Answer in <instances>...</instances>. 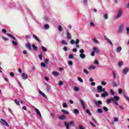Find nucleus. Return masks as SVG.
<instances>
[{
	"label": "nucleus",
	"instance_id": "f257e3e1",
	"mask_svg": "<svg viewBox=\"0 0 129 129\" xmlns=\"http://www.w3.org/2000/svg\"><path fill=\"white\" fill-rule=\"evenodd\" d=\"M119 100V97L118 96H114L113 97H111L110 99H107L106 100V103L107 104H109L111 101H113V102H114V104H116V105H118V101Z\"/></svg>",
	"mask_w": 129,
	"mask_h": 129
},
{
	"label": "nucleus",
	"instance_id": "f03ea898",
	"mask_svg": "<svg viewBox=\"0 0 129 129\" xmlns=\"http://www.w3.org/2000/svg\"><path fill=\"white\" fill-rule=\"evenodd\" d=\"M64 124L67 129H70V126H74L75 125V123L74 121H71V122L67 123L66 121L64 122Z\"/></svg>",
	"mask_w": 129,
	"mask_h": 129
},
{
	"label": "nucleus",
	"instance_id": "7ed1b4c3",
	"mask_svg": "<svg viewBox=\"0 0 129 129\" xmlns=\"http://www.w3.org/2000/svg\"><path fill=\"white\" fill-rule=\"evenodd\" d=\"M122 15V9H119L118 11V14L115 17V20H117L118 19H119V18L121 17Z\"/></svg>",
	"mask_w": 129,
	"mask_h": 129
},
{
	"label": "nucleus",
	"instance_id": "20e7f679",
	"mask_svg": "<svg viewBox=\"0 0 129 129\" xmlns=\"http://www.w3.org/2000/svg\"><path fill=\"white\" fill-rule=\"evenodd\" d=\"M94 102L97 107H99L100 105H102V102L100 100H98V101L95 100L94 101Z\"/></svg>",
	"mask_w": 129,
	"mask_h": 129
},
{
	"label": "nucleus",
	"instance_id": "39448f33",
	"mask_svg": "<svg viewBox=\"0 0 129 129\" xmlns=\"http://www.w3.org/2000/svg\"><path fill=\"white\" fill-rule=\"evenodd\" d=\"M123 27H124L123 24H120L119 26L118 33H122V31H123Z\"/></svg>",
	"mask_w": 129,
	"mask_h": 129
},
{
	"label": "nucleus",
	"instance_id": "423d86ee",
	"mask_svg": "<svg viewBox=\"0 0 129 129\" xmlns=\"http://www.w3.org/2000/svg\"><path fill=\"white\" fill-rule=\"evenodd\" d=\"M1 122L2 124H3V125H5L6 126L9 127V124L8 123V122L6 121L5 119H1Z\"/></svg>",
	"mask_w": 129,
	"mask_h": 129
},
{
	"label": "nucleus",
	"instance_id": "0eeeda50",
	"mask_svg": "<svg viewBox=\"0 0 129 129\" xmlns=\"http://www.w3.org/2000/svg\"><path fill=\"white\" fill-rule=\"evenodd\" d=\"M104 38L105 40H106V42L108 43L111 46H112L113 44H112V42L109 39H108V37H107L106 35L104 36Z\"/></svg>",
	"mask_w": 129,
	"mask_h": 129
},
{
	"label": "nucleus",
	"instance_id": "6e6552de",
	"mask_svg": "<svg viewBox=\"0 0 129 129\" xmlns=\"http://www.w3.org/2000/svg\"><path fill=\"white\" fill-rule=\"evenodd\" d=\"M33 38L38 42V43H41V40H40V38L38 37L36 35H33Z\"/></svg>",
	"mask_w": 129,
	"mask_h": 129
},
{
	"label": "nucleus",
	"instance_id": "1a4fd4ad",
	"mask_svg": "<svg viewBox=\"0 0 129 129\" xmlns=\"http://www.w3.org/2000/svg\"><path fill=\"white\" fill-rule=\"evenodd\" d=\"M34 110L37 115H38V116H40V117H42V115L41 114V112H40L39 109H37V108H35Z\"/></svg>",
	"mask_w": 129,
	"mask_h": 129
},
{
	"label": "nucleus",
	"instance_id": "9d476101",
	"mask_svg": "<svg viewBox=\"0 0 129 129\" xmlns=\"http://www.w3.org/2000/svg\"><path fill=\"white\" fill-rule=\"evenodd\" d=\"M67 39H68V40H70L71 39V34L69 33V31L68 30H67Z\"/></svg>",
	"mask_w": 129,
	"mask_h": 129
},
{
	"label": "nucleus",
	"instance_id": "9b49d317",
	"mask_svg": "<svg viewBox=\"0 0 129 129\" xmlns=\"http://www.w3.org/2000/svg\"><path fill=\"white\" fill-rule=\"evenodd\" d=\"M80 102H81V104L83 107V108H84V109H85V108H86V106H85V104L84 103V101L82 100H80Z\"/></svg>",
	"mask_w": 129,
	"mask_h": 129
},
{
	"label": "nucleus",
	"instance_id": "f8f14e48",
	"mask_svg": "<svg viewBox=\"0 0 129 129\" xmlns=\"http://www.w3.org/2000/svg\"><path fill=\"white\" fill-rule=\"evenodd\" d=\"M26 47H27L29 50H32V46L31 45V44H30L29 43H26Z\"/></svg>",
	"mask_w": 129,
	"mask_h": 129
},
{
	"label": "nucleus",
	"instance_id": "ddd939ff",
	"mask_svg": "<svg viewBox=\"0 0 129 129\" xmlns=\"http://www.w3.org/2000/svg\"><path fill=\"white\" fill-rule=\"evenodd\" d=\"M129 69L128 68H126L124 70H123V73L124 74V75H126V74L128 72Z\"/></svg>",
	"mask_w": 129,
	"mask_h": 129
},
{
	"label": "nucleus",
	"instance_id": "4468645a",
	"mask_svg": "<svg viewBox=\"0 0 129 129\" xmlns=\"http://www.w3.org/2000/svg\"><path fill=\"white\" fill-rule=\"evenodd\" d=\"M101 96L102 97H106V96H108V93L104 92L103 93L101 94Z\"/></svg>",
	"mask_w": 129,
	"mask_h": 129
},
{
	"label": "nucleus",
	"instance_id": "2eb2a0df",
	"mask_svg": "<svg viewBox=\"0 0 129 129\" xmlns=\"http://www.w3.org/2000/svg\"><path fill=\"white\" fill-rule=\"evenodd\" d=\"M7 35L8 37L12 38V39H13V40H14L15 41H16V40H17V39H16L15 37H14V36H13L12 34H11L10 33H7Z\"/></svg>",
	"mask_w": 129,
	"mask_h": 129
},
{
	"label": "nucleus",
	"instance_id": "dca6fc26",
	"mask_svg": "<svg viewBox=\"0 0 129 129\" xmlns=\"http://www.w3.org/2000/svg\"><path fill=\"white\" fill-rule=\"evenodd\" d=\"M22 78L23 79H27L28 75H26L25 73H22Z\"/></svg>",
	"mask_w": 129,
	"mask_h": 129
},
{
	"label": "nucleus",
	"instance_id": "f3484780",
	"mask_svg": "<svg viewBox=\"0 0 129 129\" xmlns=\"http://www.w3.org/2000/svg\"><path fill=\"white\" fill-rule=\"evenodd\" d=\"M97 91L98 92H102V87L98 86L97 87Z\"/></svg>",
	"mask_w": 129,
	"mask_h": 129
},
{
	"label": "nucleus",
	"instance_id": "a211bd4d",
	"mask_svg": "<svg viewBox=\"0 0 129 129\" xmlns=\"http://www.w3.org/2000/svg\"><path fill=\"white\" fill-rule=\"evenodd\" d=\"M58 118L59 119H61L62 120H63L64 119H66V117L64 115H60L58 117Z\"/></svg>",
	"mask_w": 129,
	"mask_h": 129
},
{
	"label": "nucleus",
	"instance_id": "6ab92c4d",
	"mask_svg": "<svg viewBox=\"0 0 129 129\" xmlns=\"http://www.w3.org/2000/svg\"><path fill=\"white\" fill-rule=\"evenodd\" d=\"M93 51L95 53H99V49H98L96 47H94L93 48Z\"/></svg>",
	"mask_w": 129,
	"mask_h": 129
},
{
	"label": "nucleus",
	"instance_id": "aec40b11",
	"mask_svg": "<svg viewBox=\"0 0 129 129\" xmlns=\"http://www.w3.org/2000/svg\"><path fill=\"white\" fill-rule=\"evenodd\" d=\"M121 47H117V48L116 49V52H117V53H119V52L121 51Z\"/></svg>",
	"mask_w": 129,
	"mask_h": 129
},
{
	"label": "nucleus",
	"instance_id": "412c9836",
	"mask_svg": "<svg viewBox=\"0 0 129 129\" xmlns=\"http://www.w3.org/2000/svg\"><path fill=\"white\" fill-rule=\"evenodd\" d=\"M32 48L33 49V50H34V51H37V50H38V47L37 46H36V45L35 44H32Z\"/></svg>",
	"mask_w": 129,
	"mask_h": 129
},
{
	"label": "nucleus",
	"instance_id": "4be33fe9",
	"mask_svg": "<svg viewBox=\"0 0 129 129\" xmlns=\"http://www.w3.org/2000/svg\"><path fill=\"white\" fill-rule=\"evenodd\" d=\"M61 111L62 112H63V113H64V114H69V112L66 111V110H63V109H62L61 110Z\"/></svg>",
	"mask_w": 129,
	"mask_h": 129
},
{
	"label": "nucleus",
	"instance_id": "5701e85b",
	"mask_svg": "<svg viewBox=\"0 0 129 129\" xmlns=\"http://www.w3.org/2000/svg\"><path fill=\"white\" fill-rule=\"evenodd\" d=\"M111 86L113 87H116V86H117V85H116V83H115V82H112L111 83Z\"/></svg>",
	"mask_w": 129,
	"mask_h": 129
},
{
	"label": "nucleus",
	"instance_id": "b1692460",
	"mask_svg": "<svg viewBox=\"0 0 129 129\" xmlns=\"http://www.w3.org/2000/svg\"><path fill=\"white\" fill-rule=\"evenodd\" d=\"M80 58H82V59H85L86 56L84 53L80 54Z\"/></svg>",
	"mask_w": 129,
	"mask_h": 129
},
{
	"label": "nucleus",
	"instance_id": "393cba45",
	"mask_svg": "<svg viewBox=\"0 0 129 129\" xmlns=\"http://www.w3.org/2000/svg\"><path fill=\"white\" fill-rule=\"evenodd\" d=\"M74 113L75 114H78V113H79V111L78 110V109H75L74 110Z\"/></svg>",
	"mask_w": 129,
	"mask_h": 129
},
{
	"label": "nucleus",
	"instance_id": "a878e982",
	"mask_svg": "<svg viewBox=\"0 0 129 129\" xmlns=\"http://www.w3.org/2000/svg\"><path fill=\"white\" fill-rule=\"evenodd\" d=\"M94 43H95V44H99V41H98L97 40H96V38H94L93 39Z\"/></svg>",
	"mask_w": 129,
	"mask_h": 129
},
{
	"label": "nucleus",
	"instance_id": "bb28decb",
	"mask_svg": "<svg viewBox=\"0 0 129 129\" xmlns=\"http://www.w3.org/2000/svg\"><path fill=\"white\" fill-rule=\"evenodd\" d=\"M14 102L17 105H19L20 106V101L17 99L14 100Z\"/></svg>",
	"mask_w": 129,
	"mask_h": 129
},
{
	"label": "nucleus",
	"instance_id": "cd10ccee",
	"mask_svg": "<svg viewBox=\"0 0 129 129\" xmlns=\"http://www.w3.org/2000/svg\"><path fill=\"white\" fill-rule=\"evenodd\" d=\"M97 112H98V113H102L103 111L102 109L98 108L97 110Z\"/></svg>",
	"mask_w": 129,
	"mask_h": 129
},
{
	"label": "nucleus",
	"instance_id": "c85d7f7f",
	"mask_svg": "<svg viewBox=\"0 0 129 129\" xmlns=\"http://www.w3.org/2000/svg\"><path fill=\"white\" fill-rule=\"evenodd\" d=\"M52 74L54 75V76H58L59 75V73L56 72H53Z\"/></svg>",
	"mask_w": 129,
	"mask_h": 129
},
{
	"label": "nucleus",
	"instance_id": "c756f323",
	"mask_svg": "<svg viewBox=\"0 0 129 129\" xmlns=\"http://www.w3.org/2000/svg\"><path fill=\"white\" fill-rule=\"evenodd\" d=\"M95 68H96L95 66L93 65H91L90 67H89V69H92L93 70H94Z\"/></svg>",
	"mask_w": 129,
	"mask_h": 129
},
{
	"label": "nucleus",
	"instance_id": "7c9ffc66",
	"mask_svg": "<svg viewBox=\"0 0 129 129\" xmlns=\"http://www.w3.org/2000/svg\"><path fill=\"white\" fill-rule=\"evenodd\" d=\"M58 31H59V32H62V31H63V28H62V26H58Z\"/></svg>",
	"mask_w": 129,
	"mask_h": 129
},
{
	"label": "nucleus",
	"instance_id": "2f4dec72",
	"mask_svg": "<svg viewBox=\"0 0 129 129\" xmlns=\"http://www.w3.org/2000/svg\"><path fill=\"white\" fill-rule=\"evenodd\" d=\"M41 49H42V51H43V52H47V48H46V47H45L44 46H42Z\"/></svg>",
	"mask_w": 129,
	"mask_h": 129
},
{
	"label": "nucleus",
	"instance_id": "473e14b6",
	"mask_svg": "<svg viewBox=\"0 0 129 129\" xmlns=\"http://www.w3.org/2000/svg\"><path fill=\"white\" fill-rule=\"evenodd\" d=\"M94 64H95V65L98 66L99 65V62H98V60L97 59H96L94 62Z\"/></svg>",
	"mask_w": 129,
	"mask_h": 129
},
{
	"label": "nucleus",
	"instance_id": "72a5a7b5",
	"mask_svg": "<svg viewBox=\"0 0 129 129\" xmlns=\"http://www.w3.org/2000/svg\"><path fill=\"white\" fill-rule=\"evenodd\" d=\"M12 44H13V46H17L18 45V43L15 41H12Z\"/></svg>",
	"mask_w": 129,
	"mask_h": 129
},
{
	"label": "nucleus",
	"instance_id": "f704fd0d",
	"mask_svg": "<svg viewBox=\"0 0 129 129\" xmlns=\"http://www.w3.org/2000/svg\"><path fill=\"white\" fill-rule=\"evenodd\" d=\"M103 109L104 111H106V112L108 111V108L107 107H105V106H104L103 107Z\"/></svg>",
	"mask_w": 129,
	"mask_h": 129
},
{
	"label": "nucleus",
	"instance_id": "c9c22d12",
	"mask_svg": "<svg viewBox=\"0 0 129 129\" xmlns=\"http://www.w3.org/2000/svg\"><path fill=\"white\" fill-rule=\"evenodd\" d=\"M104 19H105V20H107V19H108V16L107 14L104 15Z\"/></svg>",
	"mask_w": 129,
	"mask_h": 129
},
{
	"label": "nucleus",
	"instance_id": "e433bc0d",
	"mask_svg": "<svg viewBox=\"0 0 129 129\" xmlns=\"http://www.w3.org/2000/svg\"><path fill=\"white\" fill-rule=\"evenodd\" d=\"M80 42V40H79V39H77L75 43L76 45H78V44H79Z\"/></svg>",
	"mask_w": 129,
	"mask_h": 129
},
{
	"label": "nucleus",
	"instance_id": "4c0bfd02",
	"mask_svg": "<svg viewBox=\"0 0 129 129\" xmlns=\"http://www.w3.org/2000/svg\"><path fill=\"white\" fill-rule=\"evenodd\" d=\"M44 29H45V30H48V29H49V25L45 24L44 25Z\"/></svg>",
	"mask_w": 129,
	"mask_h": 129
},
{
	"label": "nucleus",
	"instance_id": "58836bf2",
	"mask_svg": "<svg viewBox=\"0 0 129 129\" xmlns=\"http://www.w3.org/2000/svg\"><path fill=\"white\" fill-rule=\"evenodd\" d=\"M74 90H75V91L78 92V91H79V88H78L77 87H75Z\"/></svg>",
	"mask_w": 129,
	"mask_h": 129
},
{
	"label": "nucleus",
	"instance_id": "ea45409f",
	"mask_svg": "<svg viewBox=\"0 0 129 129\" xmlns=\"http://www.w3.org/2000/svg\"><path fill=\"white\" fill-rule=\"evenodd\" d=\"M62 44H63V45H68L67 42H66V41H65V40H62L61 41Z\"/></svg>",
	"mask_w": 129,
	"mask_h": 129
},
{
	"label": "nucleus",
	"instance_id": "a19ab883",
	"mask_svg": "<svg viewBox=\"0 0 129 129\" xmlns=\"http://www.w3.org/2000/svg\"><path fill=\"white\" fill-rule=\"evenodd\" d=\"M112 75H113L114 79H115V78H116V75L115 74V73L114 72H112Z\"/></svg>",
	"mask_w": 129,
	"mask_h": 129
},
{
	"label": "nucleus",
	"instance_id": "79ce46f5",
	"mask_svg": "<svg viewBox=\"0 0 129 129\" xmlns=\"http://www.w3.org/2000/svg\"><path fill=\"white\" fill-rule=\"evenodd\" d=\"M123 64V62H122V61H119L118 62V66H119V67H121V66H122Z\"/></svg>",
	"mask_w": 129,
	"mask_h": 129
},
{
	"label": "nucleus",
	"instance_id": "37998d69",
	"mask_svg": "<svg viewBox=\"0 0 129 129\" xmlns=\"http://www.w3.org/2000/svg\"><path fill=\"white\" fill-rule=\"evenodd\" d=\"M70 43H71V45H74V44H75V40H71Z\"/></svg>",
	"mask_w": 129,
	"mask_h": 129
},
{
	"label": "nucleus",
	"instance_id": "c03bdc74",
	"mask_svg": "<svg viewBox=\"0 0 129 129\" xmlns=\"http://www.w3.org/2000/svg\"><path fill=\"white\" fill-rule=\"evenodd\" d=\"M126 30L127 35H128L129 34V27H128L126 28Z\"/></svg>",
	"mask_w": 129,
	"mask_h": 129
},
{
	"label": "nucleus",
	"instance_id": "a18cd8bd",
	"mask_svg": "<svg viewBox=\"0 0 129 129\" xmlns=\"http://www.w3.org/2000/svg\"><path fill=\"white\" fill-rule=\"evenodd\" d=\"M86 111L87 113H88V114L91 115V112H90V111L89 110H86Z\"/></svg>",
	"mask_w": 129,
	"mask_h": 129
},
{
	"label": "nucleus",
	"instance_id": "49530a36",
	"mask_svg": "<svg viewBox=\"0 0 129 129\" xmlns=\"http://www.w3.org/2000/svg\"><path fill=\"white\" fill-rule=\"evenodd\" d=\"M114 121L115 122H117V121H118V118H117V117H114Z\"/></svg>",
	"mask_w": 129,
	"mask_h": 129
},
{
	"label": "nucleus",
	"instance_id": "de8ad7c7",
	"mask_svg": "<svg viewBox=\"0 0 129 129\" xmlns=\"http://www.w3.org/2000/svg\"><path fill=\"white\" fill-rule=\"evenodd\" d=\"M78 80L81 82V83H83V80L82 79H81L80 77L78 78Z\"/></svg>",
	"mask_w": 129,
	"mask_h": 129
},
{
	"label": "nucleus",
	"instance_id": "09e8293b",
	"mask_svg": "<svg viewBox=\"0 0 129 129\" xmlns=\"http://www.w3.org/2000/svg\"><path fill=\"white\" fill-rule=\"evenodd\" d=\"M90 124L92 126H93L94 127H95L96 126V125H95V124L94 123H93V122H90Z\"/></svg>",
	"mask_w": 129,
	"mask_h": 129
},
{
	"label": "nucleus",
	"instance_id": "8fccbe9b",
	"mask_svg": "<svg viewBox=\"0 0 129 129\" xmlns=\"http://www.w3.org/2000/svg\"><path fill=\"white\" fill-rule=\"evenodd\" d=\"M84 5L85 6L87 5V0H83Z\"/></svg>",
	"mask_w": 129,
	"mask_h": 129
},
{
	"label": "nucleus",
	"instance_id": "3c124183",
	"mask_svg": "<svg viewBox=\"0 0 129 129\" xmlns=\"http://www.w3.org/2000/svg\"><path fill=\"white\" fill-rule=\"evenodd\" d=\"M44 62L45 63V64H48V62H49V59H44Z\"/></svg>",
	"mask_w": 129,
	"mask_h": 129
},
{
	"label": "nucleus",
	"instance_id": "603ef678",
	"mask_svg": "<svg viewBox=\"0 0 129 129\" xmlns=\"http://www.w3.org/2000/svg\"><path fill=\"white\" fill-rule=\"evenodd\" d=\"M69 65L70 66H72L73 65V62H72V61H69Z\"/></svg>",
	"mask_w": 129,
	"mask_h": 129
},
{
	"label": "nucleus",
	"instance_id": "864d4df0",
	"mask_svg": "<svg viewBox=\"0 0 129 129\" xmlns=\"http://www.w3.org/2000/svg\"><path fill=\"white\" fill-rule=\"evenodd\" d=\"M110 94L111 95H114V92L112 90H111Z\"/></svg>",
	"mask_w": 129,
	"mask_h": 129
},
{
	"label": "nucleus",
	"instance_id": "5fc2aeb1",
	"mask_svg": "<svg viewBox=\"0 0 129 129\" xmlns=\"http://www.w3.org/2000/svg\"><path fill=\"white\" fill-rule=\"evenodd\" d=\"M68 105H67V103H64L63 104V107H64V108H66V107H67Z\"/></svg>",
	"mask_w": 129,
	"mask_h": 129
},
{
	"label": "nucleus",
	"instance_id": "6e6d98bb",
	"mask_svg": "<svg viewBox=\"0 0 129 129\" xmlns=\"http://www.w3.org/2000/svg\"><path fill=\"white\" fill-rule=\"evenodd\" d=\"M119 94H121L122 93V90L121 89H119L118 90Z\"/></svg>",
	"mask_w": 129,
	"mask_h": 129
},
{
	"label": "nucleus",
	"instance_id": "4d7b16f0",
	"mask_svg": "<svg viewBox=\"0 0 129 129\" xmlns=\"http://www.w3.org/2000/svg\"><path fill=\"white\" fill-rule=\"evenodd\" d=\"M119 108H120V109L121 110H123V109H124V108H123V107L122 106H121V105H119Z\"/></svg>",
	"mask_w": 129,
	"mask_h": 129
},
{
	"label": "nucleus",
	"instance_id": "13d9d810",
	"mask_svg": "<svg viewBox=\"0 0 129 129\" xmlns=\"http://www.w3.org/2000/svg\"><path fill=\"white\" fill-rule=\"evenodd\" d=\"M83 71H84V73H86V74H88V73H89L88 72V71H87V70H86V69H84V70H83Z\"/></svg>",
	"mask_w": 129,
	"mask_h": 129
},
{
	"label": "nucleus",
	"instance_id": "bf43d9fd",
	"mask_svg": "<svg viewBox=\"0 0 129 129\" xmlns=\"http://www.w3.org/2000/svg\"><path fill=\"white\" fill-rule=\"evenodd\" d=\"M58 84H59V86H62V85H63V82L59 81L58 83Z\"/></svg>",
	"mask_w": 129,
	"mask_h": 129
},
{
	"label": "nucleus",
	"instance_id": "052dcab7",
	"mask_svg": "<svg viewBox=\"0 0 129 129\" xmlns=\"http://www.w3.org/2000/svg\"><path fill=\"white\" fill-rule=\"evenodd\" d=\"M70 59H73V54H70L69 56Z\"/></svg>",
	"mask_w": 129,
	"mask_h": 129
},
{
	"label": "nucleus",
	"instance_id": "680f3d73",
	"mask_svg": "<svg viewBox=\"0 0 129 129\" xmlns=\"http://www.w3.org/2000/svg\"><path fill=\"white\" fill-rule=\"evenodd\" d=\"M38 57H39V59H40V60H42V58H43V55H42V54H39V55H38Z\"/></svg>",
	"mask_w": 129,
	"mask_h": 129
},
{
	"label": "nucleus",
	"instance_id": "e2e57ef3",
	"mask_svg": "<svg viewBox=\"0 0 129 129\" xmlns=\"http://www.w3.org/2000/svg\"><path fill=\"white\" fill-rule=\"evenodd\" d=\"M2 32L4 33V34H7V30L5 29H2Z\"/></svg>",
	"mask_w": 129,
	"mask_h": 129
},
{
	"label": "nucleus",
	"instance_id": "0e129e2a",
	"mask_svg": "<svg viewBox=\"0 0 129 129\" xmlns=\"http://www.w3.org/2000/svg\"><path fill=\"white\" fill-rule=\"evenodd\" d=\"M80 53L81 54H84L83 53H84V49H80Z\"/></svg>",
	"mask_w": 129,
	"mask_h": 129
},
{
	"label": "nucleus",
	"instance_id": "69168bd1",
	"mask_svg": "<svg viewBox=\"0 0 129 129\" xmlns=\"http://www.w3.org/2000/svg\"><path fill=\"white\" fill-rule=\"evenodd\" d=\"M10 76H11V77H14L15 76V74H14V73H10Z\"/></svg>",
	"mask_w": 129,
	"mask_h": 129
},
{
	"label": "nucleus",
	"instance_id": "338daca9",
	"mask_svg": "<svg viewBox=\"0 0 129 129\" xmlns=\"http://www.w3.org/2000/svg\"><path fill=\"white\" fill-rule=\"evenodd\" d=\"M8 109L9 111H10V113L11 114H13V111H12V109H11V108H8Z\"/></svg>",
	"mask_w": 129,
	"mask_h": 129
},
{
	"label": "nucleus",
	"instance_id": "774afa93",
	"mask_svg": "<svg viewBox=\"0 0 129 129\" xmlns=\"http://www.w3.org/2000/svg\"><path fill=\"white\" fill-rule=\"evenodd\" d=\"M102 85H106V82L103 81L101 82Z\"/></svg>",
	"mask_w": 129,
	"mask_h": 129
}]
</instances>
